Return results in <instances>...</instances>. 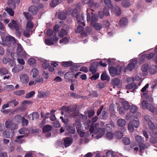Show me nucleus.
Masks as SVG:
<instances>
[{"mask_svg": "<svg viewBox=\"0 0 157 157\" xmlns=\"http://www.w3.org/2000/svg\"><path fill=\"white\" fill-rule=\"evenodd\" d=\"M0 34L1 35L2 41L0 43L2 45H7L9 46L12 44L15 43V40L14 38L10 36H6L5 40H4V38L5 37L4 36V33L3 32L0 31Z\"/></svg>", "mask_w": 157, "mask_h": 157, "instance_id": "obj_1", "label": "nucleus"}, {"mask_svg": "<svg viewBox=\"0 0 157 157\" xmlns=\"http://www.w3.org/2000/svg\"><path fill=\"white\" fill-rule=\"evenodd\" d=\"M90 10H92L94 11L92 9H88L87 10V22L90 21V25H92L93 24L96 23V22L97 21L98 19V18L96 14H93V13H91V14H92V16L91 19L90 15L88 12V11Z\"/></svg>", "mask_w": 157, "mask_h": 157, "instance_id": "obj_2", "label": "nucleus"}, {"mask_svg": "<svg viewBox=\"0 0 157 157\" xmlns=\"http://www.w3.org/2000/svg\"><path fill=\"white\" fill-rule=\"evenodd\" d=\"M66 110L67 114L68 117H73L77 115L78 113V111L76 109L75 107L70 108L67 107Z\"/></svg>", "mask_w": 157, "mask_h": 157, "instance_id": "obj_3", "label": "nucleus"}, {"mask_svg": "<svg viewBox=\"0 0 157 157\" xmlns=\"http://www.w3.org/2000/svg\"><path fill=\"white\" fill-rule=\"evenodd\" d=\"M85 127L86 129H89L90 132V134H92V136H93V132L94 128L93 126V123L90 120H86L84 123Z\"/></svg>", "mask_w": 157, "mask_h": 157, "instance_id": "obj_4", "label": "nucleus"}, {"mask_svg": "<svg viewBox=\"0 0 157 157\" xmlns=\"http://www.w3.org/2000/svg\"><path fill=\"white\" fill-rule=\"evenodd\" d=\"M8 26L12 29H15L17 31V33L19 36L21 35V33L19 31L21 27L18 25L16 21L14 20H12L11 22L8 24Z\"/></svg>", "mask_w": 157, "mask_h": 157, "instance_id": "obj_5", "label": "nucleus"}, {"mask_svg": "<svg viewBox=\"0 0 157 157\" xmlns=\"http://www.w3.org/2000/svg\"><path fill=\"white\" fill-rule=\"evenodd\" d=\"M109 71L110 75L113 77L119 75L121 72L120 69H117L114 67H112L110 68Z\"/></svg>", "mask_w": 157, "mask_h": 157, "instance_id": "obj_6", "label": "nucleus"}, {"mask_svg": "<svg viewBox=\"0 0 157 157\" xmlns=\"http://www.w3.org/2000/svg\"><path fill=\"white\" fill-rule=\"evenodd\" d=\"M94 133L95 134L97 135L96 136V139H97L103 136L105 133V131L103 129L98 127L96 128L94 132Z\"/></svg>", "mask_w": 157, "mask_h": 157, "instance_id": "obj_7", "label": "nucleus"}, {"mask_svg": "<svg viewBox=\"0 0 157 157\" xmlns=\"http://www.w3.org/2000/svg\"><path fill=\"white\" fill-rule=\"evenodd\" d=\"M85 17V14L84 13L82 14L81 15L82 20H81V22L80 24H78L79 25L75 30V32L77 33H79L80 32L82 31L83 30V27L82 26L80 25H81L83 26L85 25V23L84 22H82V21H84V17Z\"/></svg>", "mask_w": 157, "mask_h": 157, "instance_id": "obj_8", "label": "nucleus"}, {"mask_svg": "<svg viewBox=\"0 0 157 157\" xmlns=\"http://www.w3.org/2000/svg\"><path fill=\"white\" fill-rule=\"evenodd\" d=\"M19 78L21 82L24 84H27L29 81L28 76L25 73H21L19 75Z\"/></svg>", "mask_w": 157, "mask_h": 157, "instance_id": "obj_9", "label": "nucleus"}, {"mask_svg": "<svg viewBox=\"0 0 157 157\" xmlns=\"http://www.w3.org/2000/svg\"><path fill=\"white\" fill-rule=\"evenodd\" d=\"M6 127L11 130L17 129L18 127L17 124H14L9 120H8L5 123Z\"/></svg>", "mask_w": 157, "mask_h": 157, "instance_id": "obj_10", "label": "nucleus"}, {"mask_svg": "<svg viewBox=\"0 0 157 157\" xmlns=\"http://www.w3.org/2000/svg\"><path fill=\"white\" fill-rule=\"evenodd\" d=\"M15 119L18 122L20 121H22V124L23 126L27 125L28 124V121L25 119V118L19 115H17L15 117Z\"/></svg>", "mask_w": 157, "mask_h": 157, "instance_id": "obj_11", "label": "nucleus"}, {"mask_svg": "<svg viewBox=\"0 0 157 157\" xmlns=\"http://www.w3.org/2000/svg\"><path fill=\"white\" fill-rule=\"evenodd\" d=\"M138 63V61L137 60H134L131 61L130 63L128 64L126 68L129 71H131L133 69L136 65Z\"/></svg>", "mask_w": 157, "mask_h": 157, "instance_id": "obj_12", "label": "nucleus"}, {"mask_svg": "<svg viewBox=\"0 0 157 157\" xmlns=\"http://www.w3.org/2000/svg\"><path fill=\"white\" fill-rule=\"evenodd\" d=\"M63 144L65 147L70 146L72 142V139L71 137L65 138L64 139Z\"/></svg>", "mask_w": 157, "mask_h": 157, "instance_id": "obj_13", "label": "nucleus"}, {"mask_svg": "<svg viewBox=\"0 0 157 157\" xmlns=\"http://www.w3.org/2000/svg\"><path fill=\"white\" fill-rule=\"evenodd\" d=\"M141 108L144 109H147L149 110L150 109V106L152 105L147 103L146 101L143 100L141 103Z\"/></svg>", "mask_w": 157, "mask_h": 157, "instance_id": "obj_14", "label": "nucleus"}, {"mask_svg": "<svg viewBox=\"0 0 157 157\" xmlns=\"http://www.w3.org/2000/svg\"><path fill=\"white\" fill-rule=\"evenodd\" d=\"M24 68V67L20 65H18L14 67L12 69V72L14 73L22 71Z\"/></svg>", "mask_w": 157, "mask_h": 157, "instance_id": "obj_15", "label": "nucleus"}, {"mask_svg": "<svg viewBox=\"0 0 157 157\" xmlns=\"http://www.w3.org/2000/svg\"><path fill=\"white\" fill-rule=\"evenodd\" d=\"M128 23V20L127 18L123 17L120 19L119 21V25L121 27H123L127 25Z\"/></svg>", "mask_w": 157, "mask_h": 157, "instance_id": "obj_16", "label": "nucleus"}, {"mask_svg": "<svg viewBox=\"0 0 157 157\" xmlns=\"http://www.w3.org/2000/svg\"><path fill=\"white\" fill-rule=\"evenodd\" d=\"M73 125L74 127H76L77 131L82 129L81 124L80 121L78 119L75 120V122L73 124Z\"/></svg>", "mask_w": 157, "mask_h": 157, "instance_id": "obj_17", "label": "nucleus"}, {"mask_svg": "<svg viewBox=\"0 0 157 157\" xmlns=\"http://www.w3.org/2000/svg\"><path fill=\"white\" fill-rule=\"evenodd\" d=\"M72 16L74 17H76L77 18V20L78 21V24H80V23L81 22L80 19V16L79 14H77V11L76 9H75L74 10L72 13Z\"/></svg>", "mask_w": 157, "mask_h": 157, "instance_id": "obj_18", "label": "nucleus"}, {"mask_svg": "<svg viewBox=\"0 0 157 157\" xmlns=\"http://www.w3.org/2000/svg\"><path fill=\"white\" fill-rule=\"evenodd\" d=\"M113 12L114 14L117 16H120L122 13L121 9L120 7L118 6H116L114 7Z\"/></svg>", "mask_w": 157, "mask_h": 157, "instance_id": "obj_19", "label": "nucleus"}, {"mask_svg": "<svg viewBox=\"0 0 157 157\" xmlns=\"http://www.w3.org/2000/svg\"><path fill=\"white\" fill-rule=\"evenodd\" d=\"M29 12L33 15L36 14L38 11L37 7L34 6L29 7Z\"/></svg>", "mask_w": 157, "mask_h": 157, "instance_id": "obj_20", "label": "nucleus"}, {"mask_svg": "<svg viewBox=\"0 0 157 157\" xmlns=\"http://www.w3.org/2000/svg\"><path fill=\"white\" fill-rule=\"evenodd\" d=\"M91 26L93 27L96 30H99L102 27V24L96 22L92 25H91Z\"/></svg>", "mask_w": 157, "mask_h": 157, "instance_id": "obj_21", "label": "nucleus"}, {"mask_svg": "<svg viewBox=\"0 0 157 157\" xmlns=\"http://www.w3.org/2000/svg\"><path fill=\"white\" fill-rule=\"evenodd\" d=\"M149 72L151 74H155L157 72V66L155 65L151 66L149 69Z\"/></svg>", "mask_w": 157, "mask_h": 157, "instance_id": "obj_22", "label": "nucleus"}, {"mask_svg": "<svg viewBox=\"0 0 157 157\" xmlns=\"http://www.w3.org/2000/svg\"><path fill=\"white\" fill-rule=\"evenodd\" d=\"M31 74L32 75L33 78H37L39 76V72L38 69L35 68H33L31 72Z\"/></svg>", "mask_w": 157, "mask_h": 157, "instance_id": "obj_23", "label": "nucleus"}, {"mask_svg": "<svg viewBox=\"0 0 157 157\" xmlns=\"http://www.w3.org/2000/svg\"><path fill=\"white\" fill-rule=\"evenodd\" d=\"M13 134V132L12 131L10 133H9V132L7 131H4L2 133L3 136L5 138H10L12 137Z\"/></svg>", "mask_w": 157, "mask_h": 157, "instance_id": "obj_24", "label": "nucleus"}, {"mask_svg": "<svg viewBox=\"0 0 157 157\" xmlns=\"http://www.w3.org/2000/svg\"><path fill=\"white\" fill-rule=\"evenodd\" d=\"M40 116V114L37 112H34L29 115V118H32V120H34L38 119Z\"/></svg>", "mask_w": 157, "mask_h": 157, "instance_id": "obj_25", "label": "nucleus"}, {"mask_svg": "<svg viewBox=\"0 0 157 157\" xmlns=\"http://www.w3.org/2000/svg\"><path fill=\"white\" fill-rule=\"evenodd\" d=\"M70 13L68 12L67 10L66 11V14L64 12H61L58 13V16L59 18L64 20L66 18V14H68Z\"/></svg>", "mask_w": 157, "mask_h": 157, "instance_id": "obj_26", "label": "nucleus"}, {"mask_svg": "<svg viewBox=\"0 0 157 157\" xmlns=\"http://www.w3.org/2000/svg\"><path fill=\"white\" fill-rule=\"evenodd\" d=\"M121 5L124 8H127L130 5V1L129 0H123Z\"/></svg>", "mask_w": 157, "mask_h": 157, "instance_id": "obj_27", "label": "nucleus"}, {"mask_svg": "<svg viewBox=\"0 0 157 157\" xmlns=\"http://www.w3.org/2000/svg\"><path fill=\"white\" fill-rule=\"evenodd\" d=\"M97 66L96 64H92L90 68L89 71L92 74H94L96 73L97 71Z\"/></svg>", "mask_w": 157, "mask_h": 157, "instance_id": "obj_28", "label": "nucleus"}, {"mask_svg": "<svg viewBox=\"0 0 157 157\" xmlns=\"http://www.w3.org/2000/svg\"><path fill=\"white\" fill-rule=\"evenodd\" d=\"M105 4L110 9H113V5L111 0H104Z\"/></svg>", "mask_w": 157, "mask_h": 157, "instance_id": "obj_29", "label": "nucleus"}, {"mask_svg": "<svg viewBox=\"0 0 157 157\" xmlns=\"http://www.w3.org/2000/svg\"><path fill=\"white\" fill-rule=\"evenodd\" d=\"M33 26V23L31 21H28L27 23L26 29L28 31H31Z\"/></svg>", "mask_w": 157, "mask_h": 157, "instance_id": "obj_30", "label": "nucleus"}, {"mask_svg": "<svg viewBox=\"0 0 157 157\" xmlns=\"http://www.w3.org/2000/svg\"><path fill=\"white\" fill-rule=\"evenodd\" d=\"M117 124L118 126L123 127L126 124V121L124 119L120 118L118 120Z\"/></svg>", "mask_w": 157, "mask_h": 157, "instance_id": "obj_31", "label": "nucleus"}, {"mask_svg": "<svg viewBox=\"0 0 157 157\" xmlns=\"http://www.w3.org/2000/svg\"><path fill=\"white\" fill-rule=\"evenodd\" d=\"M52 128V127L50 125L47 124L44 126L43 129V131L44 132H46L50 131Z\"/></svg>", "mask_w": 157, "mask_h": 157, "instance_id": "obj_32", "label": "nucleus"}, {"mask_svg": "<svg viewBox=\"0 0 157 157\" xmlns=\"http://www.w3.org/2000/svg\"><path fill=\"white\" fill-rule=\"evenodd\" d=\"M135 139L136 141L140 144H141L144 142V138L139 135L136 136H135Z\"/></svg>", "mask_w": 157, "mask_h": 157, "instance_id": "obj_33", "label": "nucleus"}, {"mask_svg": "<svg viewBox=\"0 0 157 157\" xmlns=\"http://www.w3.org/2000/svg\"><path fill=\"white\" fill-rule=\"evenodd\" d=\"M122 140L124 144L125 145H128L131 143L130 139L127 137H124L122 138Z\"/></svg>", "mask_w": 157, "mask_h": 157, "instance_id": "obj_34", "label": "nucleus"}, {"mask_svg": "<svg viewBox=\"0 0 157 157\" xmlns=\"http://www.w3.org/2000/svg\"><path fill=\"white\" fill-rule=\"evenodd\" d=\"M67 32L64 29H62L59 33V36L60 37H63L64 36L67 35Z\"/></svg>", "mask_w": 157, "mask_h": 157, "instance_id": "obj_35", "label": "nucleus"}, {"mask_svg": "<svg viewBox=\"0 0 157 157\" xmlns=\"http://www.w3.org/2000/svg\"><path fill=\"white\" fill-rule=\"evenodd\" d=\"M24 136L21 135L18 136L17 137V139L15 140V142L18 143L19 144H21L24 142L25 141L23 139H21Z\"/></svg>", "mask_w": 157, "mask_h": 157, "instance_id": "obj_36", "label": "nucleus"}, {"mask_svg": "<svg viewBox=\"0 0 157 157\" xmlns=\"http://www.w3.org/2000/svg\"><path fill=\"white\" fill-rule=\"evenodd\" d=\"M153 137L151 139L150 141L152 143H155L157 142V136H157V133H153L152 135Z\"/></svg>", "mask_w": 157, "mask_h": 157, "instance_id": "obj_37", "label": "nucleus"}, {"mask_svg": "<svg viewBox=\"0 0 157 157\" xmlns=\"http://www.w3.org/2000/svg\"><path fill=\"white\" fill-rule=\"evenodd\" d=\"M8 73V71L6 68L4 67H2L0 69V75H3L7 74Z\"/></svg>", "mask_w": 157, "mask_h": 157, "instance_id": "obj_38", "label": "nucleus"}, {"mask_svg": "<svg viewBox=\"0 0 157 157\" xmlns=\"http://www.w3.org/2000/svg\"><path fill=\"white\" fill-rule=\"evenodd\" d=\"M149 86V84L147 83L146 85L144 86L141 90V91L142 92L143 95H145L147 94V89Z\"/></svg>", "mask_w": 157, "mask_h": 157, "instance_id": "obj_39", "label": "nucleus"}, {"mask_svg": "<svg viewBox=\"0 0 157 157\" xmlns=\"http://www.w3.org/2000/svg\"><path fill=\"white\" fill-rule=\"evenodd\" d=\"M117 153L112 151H109L107 152L106 153V157H114L116 155Z\"/></svg>", "mask_w": 157, "mask_h": 157, "instance_id": "obj_40", "label": "nucleus"}, {"mask_svg": "<svg viewBox=\"0 0 157 157\" xmlns=\"http://www.w3.org/2000/svg\"><path fill=\"white\" fill-rule=\"evenodd\" d=\"M101 78L102 80H107L109 81L110 79L109 77L105 73H103L102 74Z\"/></svg>", "mask_w": 157, "mask_h": 157, "instance_id": "obj_41", "label": "nucleus"}, {"mask_svg": "<svg viewBox=\"0 0 157 157\" xmlns=\"http://www.w3.org/2000/svg\"><path fill=\"white\" fill-rule=\"evenodd\" d=\"M14 86L13 85H6L4 87V89L7 91H11L14 89Z\"/></svg>", "mask_w": 157, "mask_h": 157, "instance_id": "obj_42", "label": "nucleus"}, {"mask_svg": "<svg viewBox=\"0 0 157 157\" xmlns=\"http://www.w3.org/2000/svg\"><path fill=\"white\" fill-rule=\"evenodd\" d=\"M8 4L10 7L12 8H14L15 7V3L13 0H9Z\"/></svg>", "mask_w": 157, "mask_h": 157, "instance_id": "obj_43", "label": "nucleus"}, {"mask_svg": "<svg viewBox=\"0 0 157 157\" xmlns=\"http://www.w3.org/2000/svg\"><path fill=\"white\" fill-rule=\"evenodd\" d=\"M122 105L123 108L125 110H128L129 108V105L127 101H124L122 103Z\"/></svg>", "mask_w": 157, "mask_h": 157, "instance_id": "obj_44", "label": "nucleus"}, {"mask_svg": "<svg viewBox=\"0 0 157 157\" xmlns=\"http://www.w3.org/2000/svg\"><path fill=\"white\" fill-rule=\"evenodd\" d=\"M106 136L108 140H111L113 137L114 135L113 132H109L106 133Z\"/></svg>", "mask_w": 157, "mask_h": 157, "instance_id": "obj_45", "label": "nucleus"}, {"mask_svg": "<svg viewBox=\"0 0 157 157\" xmlns=\"http://www.w3.org/2000/svg\"><path fill=\"white\" fill-rule=\"evenodd\" d=\"M62 65L65 67H68L72 65V63L71 62H63L62 63Z\"/></svg>", "mask_w": 157, "mask_h": 157, "instance_id": "obj_46", "label": "nucleus"}, {"mask_svg": "<svg viewBox=\"0 0 157 157\" xmlns=\"http://www.w3.org/2000/svg\"><path fill=\"white\" fill-rule=\"evenodd\" d=\"M149 68V65L147 64H144L141 67V70L143 72H147Z\"/></svg>", "mask_w": 157, "mask_h": 157, "instance_id": "obj_47", "label": "nucleus"}, {"mask_svg": "<svg viewBox=\"0 0 157 157\" xmlns=\"http://www.w3.org/2000/svg\"><path fill=\"white\" fill-rule=\"evenodd\" d=\"M150 109L149 110L151 112L154 114L157 115V107L155 108L152 105L150 106Z\"/></svg>", "mask_w": 157, "mask_h": 157, "instance_id": "obj_48", "label": "nucleus"}, {"mask_svg": "<svg viewBox=\"0 0 157 157\" xmlns=\"http://www.w3.org/2000/svg\"><path fill=\"white\" fill-rule=\"evenodd\" d=\"M28 62L30 65H33L36 63V61L34 58H31L28 59Z\"/></svg>", "mask_w": 157, "mask_h": 157, "instance_id": "obj_49", "label": "nucleus"}, {"mask_svg": "<svg viewBox=\"0 0 157 157\" xmlns=\"http://www.w3.org/2000/svg\"><path fill=\"white\" fill-rule=\"evenodd\" d=\"M132 123L133 126L135 128H137L139 125V122L137 120H134L130 121Z\"/></svg>", "mask_w": 157, "mask_h": 157, "instance_id": "obj_50", "label": "nucleus"}, {"mask_svg": "<svg viewBox=\"0 0 157 157\" xmlns=\"http://www.w3.org/2000/svg\"><path fill=\"white\" fill-rule=\"evenodd\" d=\"M134 127L133 124L130 121L129 123L128 126V130L130 132H132L134 130Z\"/></svg>", "mask_w": 157, "mask_h": 157, "instance_id": "obj_51", "label": "nucleus"}, {"mask_svg": "<svg viewBox=\"0 0 157 157\" xmlns=\"http://www.w3.org/2000/svg\"><path fill=\"white\" fill-rule=\"evenodd\" d=\"M137 107L134 105H131L130 111L132 113H134L137 111Z\"/></svg>", "mask_w": 157, "mask_h": 157, "instance_id": "obj_52", "label": "nucleus"}, {"mask_svg": "<svg viewBox=\"0 0 157 157\" xmlns=\"http://www.w3.org/2000/svg\"><path fill=\"white\" fill-rule=\"evenodd\" d=\"M115 136L118 139H120L123 136V134L120 131H117L115 132Z\"/></svg>", "mask_w": 157, "mask_h": 157, "instance_id": "obj_53", "label": "nucleus"}, {"mask_svg": "<svg viewBox=\"0 0 157 157\" xmlns=\"http://www.w3.org/2000/svg\"><path fill=\"white\" fill-rule=\"evenodd\" d=\"M23 15L28 20H30L32 18L31 15L28 12H24L23 13Z\"/></svg>", "mask_w": 157, "mask_h": 157, "instance_id": "obj_54", "label": "nucleus"}, {"mask_svg": "<svg viewBox=\"0 0 157 157\" xmlns=\"http://www.w3.org/2000/svg\"><path fill=\"white\" fill-rule=\"evenodd\" d=\"M69 41V39L67 37H65L63 38L62 40H59L60 43L61 44H65Z\"/></svg>", "mask_w": 157, "mask_h": 157, "instance_id": "obj_55", "label": "nucleus"}, {"mask_svg": "<svg viewBox=\"0 0 157 157\" xmlns=\"http://www.w3.org/2000/svg\"><path fill=\"white\" fill-rule=\"evenodd\" d=\"M112 82L113 84L115 86L118 85L120 82V80L117 78L113 79L112 80Z\"/></svg>", "mask_w": 157, "mask_h": 157, "instance_id": "obj_56", "label": "nucleus"}, {"mask_svg": "<svg viewBox=\"0 0 157 157\" xmlns=\"http://www.w3.org/2000/svg\"><path fill=\"white\" fill-rule=\"evenodd\" d=\"M59 3L56 2V0H52L50 3V6L51 7H54L56 6Z\"/></svg>", "mask_w": 157, "mask_h": 157, "instance_id": "obj_57", "label": "nucleus"}, {"mask_svg": "<svg viewBox=\"0 0 157 157\" xmlns=\"http://www.w3.org/2000/svg\"><path fill=\"white\" fill-rule=\"evenodd\" d=\"M35 94V92L33 91H31L28 93L25 96V97L26 98H29L32 97Z\"/></svg>", "mask_w": 157, "mask_h": 157, "instance_id": "obj_58", "label": "nucleus"}, {"mask_svg": "<svg viewBox=\"0 0 157 157\" xmlns=\"http://www.w3.org/2000/svg\"><path fill=\"white\" fill-rule=\"evenodd\" d=\"M43 68L44 69L47 68L49 66V63L48 61L46 60H44L42 64Z\"/></svg>", "mask_w": 157, "mask_h": 157, "instance_id": "obj_59", "label": "nucleus"}, {"mask_svg": "<svg viewBox=\"0 0 157 157\" xmlns=\"http://www.w3.org/2000/svg\"><path fill=\"white\" fill-rule=\"evenodd\" d=\"M103 13L105 16H108L110 15V14L109 12V9L108 8L106 7L104 8Z\"/></svg>", "mask_w": 157, "mask_h": 157, "instance_id": "obj_60", "label": "nucleus"}, {"mask_svg": "<svg viewBox=\"0 0 157 157\" xmlns=\"http://www.w3.org/2000/svg\"><path fill=\"white\" fill-rule=\"evenodd\" d=\"M136 146H137L136 144L135 143L132 144L131 145V147L133 148L134 151H137L139 150V148L138 147Z\"/></svg>", "mask_w": 157, "mask_h": 157, "instance_id": "obj_61", "label": "nucleus"}, {"mask_svg": "<svg viewBox=\"0 0 157 157\" xmlns=\"http://www.w3.org/2000/svg\"><path fill=\"white\" fill-rule=\"evenodd\" d=\"M24 92V91L23 90H21L15 91L14 92V93L17 95H21L23 94Z\"/></svg>", "mask_w": 157, "mask_h": 157, "instance_id": "obj_62", "label": "nucleus"}, {"mask_svg": "<svg viewBox=\"0 0 157 157\" xmlns=\"http://www.w3.org/2000/svg\"><path fill=\"white\" fill-rule=\"evenodd\" d=\"M46 45H51L53 44V41L50 39H47L45 40V42Z\"/></svg>", "mask_w": 157, "mask_h": 157, "instance_id": "obj_63", "label": "nucleus"}, {"mask_svg": "<svg viewBox=\"0 0 157 157\" xmlns=\"http://www.w3.org/2000/svg\"><path fill=\"white\" fill-rule=\"evenodd\" d=\"M6 10L7 11L8 13L11 16H13L14 15V11L11 9L7 7L6 9Z\"/></svg>", "mask_w": 157, "mask_h": 157, "instance_id": "obj_64", "label": "nucleus"}]
</instances>
